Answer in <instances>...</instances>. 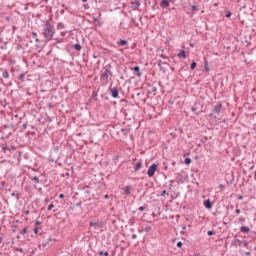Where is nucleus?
<instances>
[{
	"label": "nucleus",
	"mask_w": 256,
	"mask_h": 256,
	"mask_svg": "<svg viewBox=\"0 0 256 256\" xmlns=\"http://www.w3.org/2000/svg\"><path fill=\"white\" fill-rule=\"evenodd\" d=\"M53 35H55V29H53L51 21L46 20L43 28V37L46 39V41H51L53 39Z\"/></svg>",
	"instance_id": "1"
},
{
	"label": "nucleus",
	"mask_w": 256,
	"mask_h": 256,
	"mask_svg": "<svg viewBox=\"0 0 256 256\" xmlns=\"http://www.w3.org/2000/svg\"><path fill=\"white\" fill-rule=\"evenodd\" d=\"M104 72L100 75L101 81H109V75H113V72H111V64L106 65L104 68Z\"/></svg>",
	"instance_id": "2"
},
{
	"label": "nucleus",
	"mask_w": 256,
	"mask_h": 256,
	"mask_svg": "<svg viewBox=\"0 0 256 256\" xmlns=\"http://www.w3.org/2000/svg\"><path fill=\"white\" fill-rule=\"evenodd\" d=\"M155 171H157V164H152L147 171L148 177H153L155 175Z\"/></svg>",
	"instance_id": "3"
},
{
	"label": "nucleus",
	"mask_w": 256,
	"mask_h": 256,
	"mask_svg": "<svg viewBox=\"0 0 256 256\" xmlns=\"http://www.w3.org/2000/svg\"><path fill=\"white\" fill-rule=\"evenodd\" d=\"M109 91L111 93V96L113 97V99H117V97H119V90L117 89V87H110Z\"/></svg>",
	"instance_id": "4"
},
{
	"label": "nucleus",
	"mask_w": 256,
	"mask_h": 256,
	"mask_svg": "<svg viewBox=\"0 0 256 256\" xmlns=\"http://www.w3.org/2000/svg\"><path fill=\"white\" fill-rule=\"evenodd\" d=\"M221 109H223V104L218 103L217 105L214 106L212 112L216 113V115H219L221 113Z\"/></svg>",
	"instance_id": "5"
},
{
	"label": "nucleus",
	"mask_w": 256,
	"mask_h": 256,
	"mask_svg": "<svg viewBox=\"0 0 256 256\" xmlns=\"http://www.w3.org/2000/svg\"><path fill=\"white\" fill-rule=\"evenodd\" d=\"M160 7H162V9H167V7H169V0H162L160 2Z\"/></svg>",
	"instance_id": "6"
},
{
	"label": "nucleus",
	"mask_w": 256,
	"mask_h": 256,
	"mask_svg": "<svg viewBox=\"0 0 256 256\" xmlns=\"http://www.w3.org/2000/svg\"><path fill=\"white\" fill-rule=\"evenodd\" d=\"M132 71H135L136 77H141V68L139 66H135L134 68H132Z\"/></svg>",
	"instance_id": "7"
},
{
	"label": "nucleus",
	"mask_w": 256,
	"mask_h": 256,
	"mask_svg": "<svg viewBox=\"0 0 256 256\" xmlns=\"http://www.w3.org/2000/svg\"><path fill=\"white\" fill-rule=\"evenodd\" d=\"M204 207H206V209H211V207H213V204L211 203V200H205L204 201Z\"/></svg>",
	"instance_id": "8"
},
{
	"label": "nucleus",
	"mask_w": 256,
	"mask_h": 256,
	"mask_svg": "<svg viewBox=\"0 0 256 256\" xmlns=\"http://www.w3.org/2000/svg\"><path fill=\"white\" fill-rule=\"evenodd\" d=\"M50 241H53V238L48 237L46 240L42 242V247H47Z\"/></svg>",
	"instance_id": "9"
},
{
	"label": "nucleus",
	"mask_w": 256,
	"mask_h": 256,
	"mask_svg": "<svg viewBox=\"0 0 256 256\" xmlns=\"http://www.w3.org/2000/svg\"><path fill=\"white\" fill-rule=\"evenodd\" d=\"M179 59H187V54H185V50L180 51L177 55Z\"/></svg>",
	"instance_id": "10"
},
{
	"label": "nucleus",
	"mask_w": 256,
	"mask_h": 256,
	"mask_svg": "<svg viewBox=\"0 0 256 256\" xmlns=\"http://www.w3.org/2000/svg\"><path fill=\"white\" fill-rule=\"evenodd\" d=\"M241 233H249V231H251V228L247 227V226H242L240 228Z\"/></svg>",
	"instance_id": "11"
},
{
	"label": "nucleus",
	"mask_w": 256,
	"mask_h": 256,
	"mask_svg": "<svg viewBox=\"0 0 256 256\" xmlns=\"http://www.w3.org/2000/svg\"><path fill=\"white\" fill-rule=\"evenodd\" d=\"M130 131H131V129H129V128H122L121 129V133H123L124 137H127V135H129Z\"/></svg>",
	"instance_id": "12"
},
{
	"label": "nucleus",
	"mask_w": 256,
	"mask_h": 256,
	"mask_svg": "<svg viewBox=\"0 0 256 256\" xmlns=\"http://www.w3.org/2000/svg\"><path fill=\"white\" fill-rule=\"evenodd\" d=\"M124 195H131V186H126L124 188Z\"/></svg>",
	"instance_id": "13"
},
{
	"label": "nucleus",
	"mask_w": 256,
	"mask_h": 256,
	"mask_svg": "<svg viewBox=\"0 0 256 256\" xmlns=\"http://www.w3.org/2000/svg\"><path fill=\"white\" fill-rule=\"evenodd\" d=\"M89 225L90 227H99V228L103 227V224H99L97 222H90Z\"/></svg>",
	"instance_id": "14"
},
{
	"label": "nucleus",
	"mask_w": 256,
	"mask_h": 256,
	"mask_svg": "<svg viewBox=\"0 0 256 256\" xmlns=\"http://www.w3.org/2000/svg\"><path fill=\"white\" fill-rule=\"evenodd\" d=\"M143 166L142 162H138L136 163L135 167H134V171H139V169H141V167Z\"/></svg>",
	"instance_id": "15"
},
{
	"label": "nucleus",
	"mask_w": 256,
	"mask_h": 256,
	"mask_svg": "<svg viewBox=\"0 0 256 256\" xmlns=\"http://www.w3.org/2000/svg\"><path fill=\"white\" fill-rule=\"evenodd\" d=\"M117 44L119 45V47H125V45H127V40H120Z\"/></svg>",
	"instance_id": "16"
},
{
	"label": "nucleus",
	"mask_w": 256,
	"mask_h": 256,
	"mask_svg": "<svg viewBox=\"0 0 256 256\" xmlns=\"http://www.w3.org/2000/svg\"><path fill=\"white\" fill-rule=\"evenodd\" d=\"M132 5H134V9H139V7L141 6V2L136 1V2H132Z\"/></svg>",
	"instance_id": "17"
},
{
	"label": "nucleus",
	"mask_w": 256,
	"mask_h": 256,
	"mask_svg": "<svg viewBox=\"0 0 256 256\" xmlns=\"http://www.w3.org/2000/svg\"><path fill=\"white\" fill-rule=\"evenodd\" d=\"M18 79H19V81H21L22 83H25V74H24V73L20 74L19 77H18Z\"/></svg>",
	"instance_id": "18"
},
{
	"label": "nucleus",
	"mask_w": 256,
	"mask_h": 256,
	"mask_svg": "<svg viewBox=\"0 0 256 256\" xmlns=\"http://www.w3.org/2000/svg\"><path fill=\"white\" fill-rule=\"evenodd\" d=\"M2 77L4 79H9V71L5 70L3 73H2Z\"/></svg>",
	"instance_id": "19"
},
{
	"label": "nucleus",
	"mask_w": 256,
	"mask_h": 256,
	"mask_svg": "<svg viewBox=\"0 0 256 256\" xmlns=\"http://www.w3.org/2000/svg\"><path fill=\"white\" fill-rule=\"evenodd\" d=\"M2 151L3 153H7V151H9V147H7V144H2Z\"/></svg>",
	"instance_id": "20"
},
{
	"label": "nucleus",
	"mask_w": 256,
	"mask_h": 256,
	"mask_svg": "<svg viewBox=\"0 0 256 256\" xmlns=\"http://www.w3.org/2000/svg\"><path fill=\"white\" fill-rule=\"evenodd\" d=\"M195 67H197V62L193 61V62L190 64V69H191V71L195 70Z\"/></svg>",
	"instance_id": "21"
},
{
	"label": "nucleus",
	"mask_w": 256,
	"mask_h": 256,
	"mask_svg": "<svg viewBox=\"0 0 256 256\" xmlns=\"http://www.w3.org/2000/svg\"><path fill=\"white\" fill-rule=\"evenodd\" d=\"M57 29H65V24H63L62 22H59L57 24Z\"/></svg>",
	"instance_id": "22"
},
{
	"label": "nucleus",
	"mask_w": 256,
	"mask_h": 256,
	"mask_svg": "<svg viewBox=\"0 0 256 256\" xmlns=\"http://www.w3.org/2000/svg\"><path fill=\"white\" fill-rule=\"evenodd\" d=\"M204 69H205L206 73H209V62L204 63Z\"/></svg>",
	"instance_id": "23"
},
{
	"label": "nucleus",
	"mask_w": 256,
	"mask_h": 256,
	"mask_svg": "<svg viewBox=\"0 0 256 256\" xmlns=\"http://www.w3.org/2000/svg\"><path fill=\"white\" fill-rule=\"evenodd\" d=\"M74 49L76 51H81V44H74Z\"/></svg>",
	"instance_id": "24"
},
{
	"label": "nucleus",
	"mask_w": 256,
	"mask_h": 256,
	"mask_svg": "<svg viewBox=\"0 0 256 256\" xmlns=\"http://www.w3.org/2000/svg\"><path fill=\"white\" fill-rule=\"evenodd\" d=\"M184 163L185 165H191V158H185Z\"/></svg>",
	"instance_id": "25"
},
{
	"label": "nucleus",
	"mask_w": 256,
	"mask_h": 256,
	"mask_svg": "<svg viewBox=\"0 0 256 256\" xmlns=\"http://www.w3.org/2000/svg\"><path fill=\"white\" fill-rule=\"evenodd\" d=\"M148 93H153V95H155V93H157V87H153Z\"/></svg>",
	"instance_id": "26"
},
{
	"label": "nucleus",
	"mask_w": 256,
	"mask_h": 256,
	"mask_svg": "<svg viewBox=\"0 0 256 256\" xmlns=\"http://www.w3.org/2000/svg\"><path fill=\"white\" fill-rule=\"evenodd\" d=\"M32 181H35L36 183H41V180H40L39 177H37V176H34V177L32 178Z\"/></svg>",
	"instance_id": "27"
},
{
	"label": "nucleus",
	"mask_w": 256,
	"mask_h": 256,
	"mask_svg": "<svg viewBox=\"0 0 256 256\" xmlns=\"http://www.w3.org/2000/svg\"><path fill=\"white\" fill-rule=\"evenodd\" d=\"M207 235H209V237H211V235H215V231L209 230V231L207 232Z\"/></svg>",
	"instance_id": "28"
},
{
	"label": "nucleus",
	"mask_w": 256,
	"mask_h": 256,
	"mask_svg": "<svg viewBox=\"0 0 256 256\" xmlns=\"http://www.w3.org/2000/svg\"><path fill=\"white\" fill-rule=\"evenodd\" d=\"M53 207H55V205H54V204H50V205L48 206L47 210H48V211H51V210L53 209Z\"/></svg>",
	"instance_id": "29"
},
{
	"label": "nucleus",
	"mask_w": 256,
	"mask_h": 256,
	"mask_svg": "<svg viewBox=\"0 0 256 256\" xmlns=\"http://www.w3.org/2000/svg\"><path fill=\"white\" fill-rule=\"evenodd\" d=\"M231 17V12L230 11H226V18L229 19Z\"/></svg>",
	"instance_id": "30"
},
{
	"label": "nucleus",
	"mask_w": 256,
	"mask_h": 256,
	"mask_svg": "<svg viewBox=\"0 0 256 256\" xmlns=\"http://www.w3.org/2000/svg\"><path fill=\"white\" fill-rule=\"evenodd\" d=\"M100 255L109 256V252H103V251H101V252H100Z\"/></svg>",
	"instance_id": "31"
},
{
	"label": "nucleus",
	"mask_w": 256,
	"mask_h": 256,
	"mask_svg": "<svg viewBox=\"0 0 256 256\" xmlns=\"http://www.w3.org/2000/svg\"><path fill=\"white\" fill-rule=\"evenodd\" d=\"M145 231L146 233H149V231H151V226H146Z\"/></svg>",
	"instance_id": "32"
},
{
	"label": "nucleus",
	"mask_w": 256,
	"mask_h": 256,
	"mask_svg": "<svg viewBox=\"0 0 256 256\" xmlns=\"http://www.w3.org/2000/svg\"><path fill=\"white\" fill-rule=\"evenodd\" d=\"M56 42L57 43H63V38H61V39L60 38H56Z\"/></svg>",
	"instance_id": "33"
},
{
	"label": "nucleus",
	"mask_w": 256,
	"mask_h": 256,
	"mask_svg": "<svg viewBox=\"0 0 256 256\" xmlns=\"http://www.w3.org/2000/svg\"><path fill=\"white\" fill-rule=\"evenodd\" d=\"M165 195H167V190H163L162 193H161L162 197H165Z\"/></svg>",
	"instance_id": "34"
},
{
	"label": "nucleus",
	"mask_w": 256,
	"mask_h": 256,
	"mask_svg": "<svg viewBox=\"0 0 256 256\" xmlns=\"http://www.w3.org/2000/svg\"><path fill=\"white\" fill-rule=\"evenodd\" d=\"M177 247H183V242L181 241L177 242Z\"/></svg>",
	"instance_id": "35"
},
{
	"label": "nucleus",
	"mask_w": 256,
	"mask_h": 256,
	"mask_svg": "<svg viewBox=\"0 0 256 256\" xmlns=\"http://www.w3.org/2000/svg\"><path fill=\"white\" fill-rule=\"evenodd\" d=\"M25 233H27V228H24L21 232L22 235H25Z\"/></svg>",
	"instance_id": "36"
},
{
	"label": "nucleus",
	"mask_w": 256,
	"mask_h": 256,
	"mask_svg": "<svg viewBox=\"0 0 256 256\" xmlns=\"http://www.w3.org/2000/svg\"><path fill=\"white\" fill-rule=\"evenodd\" d=\"M34 233L37 235V233H39V228L38 227H36V228H34Z\"/></svg>",
	"instance_id": "37"
},
{
	"label": "nucleus",
	"mask_w": 256,
	"mask_h": 256,
	"mask_svg": "<svg viewBox=\"0 0 256 256\" xmlns=\"http://www.w3.org/2000/svg\"><path fill=\"white\" fill-rule=\"evenodd\" d=\"M239 221H240V223H244V221H245V218H243V217H240V218H239Z\"/></svg>",
	"instance_id": "38"
},
{
	"label": "nucleus",
	"mask_w": 256,
	"mask_h": 256,
	"mask_svg": "<svg viewBox=\"0 0 256 256\" xmlns=\"http://www.w3.org/2000/svg\"><path fill=\"white\" fill-rule=\"evenodd\" d=\"M59 199H65V194H60Z\"/></svg>",
	"instance_id": "39"
},
{
	"label": "nucleus",
	"mask_w": 256,
	"mask_h": 256,
	"mask_svg": "<svg viewBox=\"0 0 256 256\" xmlns=\"http://www.w3.org/2000/svg\"><path fill=\"white\" fill-rule=\"evenodd\" d=\"M138 209L139 211H145V208L143 206H140Z\"/></svg>",
	"instance_id": "40"
},
{
	"label": "nucleus",
	"mask_w": 256,
	"mask_h": 256,
	"mask_svg": "<svg viewBox=\"0 0 256 256\" xmlns=\"http://www.w3.org/2000/svg\"><path fill=\"white\" fill-rule=\"evenodd\" d=\"M16 251H19L20 253H23V248H17Z\"/></svg>",
	"instance_id": "41"
},
{
	"label": "nucleus",
	"mask_w": 256,
	"mask_h": 256,
	"mask_svg": "<svg viewBox=\"0 0 256 256\" xmlns=\"http://www.w3.org/2000/svg\"><path fill=\"white\" fill-rule=\"evenodd\" d=\"M131 238L132 239H137V234H132Z\"/></svg>",
	"instance_id": "42"
},
{
	"label": "nucleus",
	"mask_w": 256,
	"mask_h": 256,
	"mask_svg": "<svg viewBox=\"0 0 256 256\" xmlns=\"http://www.w3.org/2000/svg\"><path fill=\"white\" fill-rule=\"evenodd\" d=\"M192 10H193V11H197V6L193 5V6H192Z\"/></svg>",
	"instance_id": "43"
},
{
	"label": "nucleus",
	"mask_w": 256,
	"mask_h": 256,
	"mask_svg": "<svg viewBox=\"0 0 256 256\" xmlns=\"http://www.w3.org/2000/svg\"><path fill=\"white\" fill-rule=\"evenodd\" d=\"M35 225H41V222L38 221V220H36V221H35Z\"/></svg>",
	"instance_id": "44"
},
{
	"label": "nucleus",
	"mask_w": 256,
	"mask_h": 256,
	"mask_svg": "<svg viewBox=\"0 0 256 256\" xmlns=\"http://www.w3.org/2000/svg\"><path fill=\"white\" fill-rule=\"evenodd\" d=\"M161 63H163V61L158 60V67H161Z\"/></svg>",
	"instance_id": "45"
},
{
	"label": "nucleus",
	"mask_w": 256,
	"mask_h": 256,
	"mask_svg": "<svg viewBox=\"0 0 256 256\" xmlns=\"http://www.w3.org/2000/svg\"><path fill=\"white\" fill-rule=\"evenodd\" d=\"M12 151H15L17 149V146H11Z\"/></svg>",
	"instance_id": "46"
},
{
	"label": "nucleus",
	"mask_w": 256,
	"mask_h": 256,
	"mask_svg": "<svg viewBox=\"0 0 256 256\" xmlns=\"http://www.w3.org/2000/svg\"><path fill=\"white\" fill-rule=\"evenodd\" d=\"M104 199H109V194H105Z\"/></svg>",
	"instance_id": "47"
},
{
	"label": "nucleus",
	"mask_w": 256,
	"mask_h": 256,
	"mask_svg": "<svg viewBox=\"0 0 256 256\" xmlns=\"http://www.w3.org/2000/svg\"><path fill=\"white\" fill-rule=\"evenodd\" d=\"M236 213L239 215V213H241V209H236Z\"/></svg>",
	"instance_id": "48"
},
{
	"label": "nucleus",
	"mask_w": 256,
	"mask_h": 256,
	"mask_svg": "<svg viewBox=\"0 0 256 256\" xmlns=\"http://www.w3.org/2000/svg\"><path fill=\"white\" fill-rule=\"evenodd\" d=\"M3 43V38L1 37V32H0V45Z\"/></svg>",
	"instance_id": "49"
},
{
	"label": "nucleus",
	"mask_w": 256,
	"mask_h": 256,
	"mask_svg": "<svg viewBox=\"0 0 256 256\" xmlns=\"http://www.w3.org/2000/svg\"><path fill=\"white\" fill-rule=\"evenodd\" d=\"M32 36L37 37V32H32Z\"/></svg>",
	"instance_id": "50"
},
{
	"label": "nucleus",
	"mask_w": 256,
	"mask_h": 256,
	"mask_svg": "<svg viewBox=\"0 0 256 256\" xmlns=\"http://www.w3.org/2000/svg\"><path fill=\"white\" fill-rule=\"evenodd\" d=\"M11 196H12V197H17V194H16L15 192H13V193L11 194Z\"/></svg>",
	"instance_id": "51"
},
{
	"label": "nucleus",
	"mask_w": 256,
	"mask_h": 256,
	"mask_svg": "<svg viewBox=\"0 0 256 256\" xmlns=\"http://www.w3.org/2000/svg\"><path fill=\"white\" fill-rule=\"evenodd\" d=\"M23 129H27V124L22 125Z\"/></svg>",
	"instance_id": "52"
},
{
	"label": "nucleus",
	"mask_w": 256,
	"mask_h": 256,
	"mask_svg": "<svg viewBox=\"0 0 256 256\" xmlns=\"http://www.w3.org/2000/svg\"><path fill=\"white\" fill-rule=\"evenodd\" d=\"M238 199H239L240 201L243 200V196H242V195L238 196Z\"/></svg>",
	"instance_id": "53"
},
{
	"label": "nucleus",
	"mask_w": 256,
	"mask_h": 256,
	"mask_svg": "<svg viewBox=\"0 0 256 256\" xmlns=\"http://www.w3.org/2000/svg\"><path fill=\"white\" fill-rule=\"evenodd\" d=\"M191 111H197V108L192 107V108H191Z\"/></svg>",
	"instance_id": "54"
},
{
	"label": "nucleus",
	"mask_w": 256,
	"mask_h": 256,
	"mask_svg": "<svg viewBox=\"0 0 256 256\" xmlns=\"http://www.w3.org/2000/svg\"><path fill=\"white\" fill-rule=\"evenodd\" d=\"M76 207H81V202L77 203Z\"/></svg>",
	"instance_id": "55"
},
{
	"label": "nucleus",
	"mask_w": 256,
	"mask_h": 256,
	"mask_svg": "<svg viewBox=\"0 0 256 256\" xmlns=\"http://www.w3.org/2000/svg\"><path fill=\"white\" fill-rule=\"evenodd\" d=\"M3 243V237L0 236V245Z\"/></svg>",
	"instance_id": "56"
},
{
	"label": "nucleus",
	"mask_w": 256,
	"mask_h": 256,
	"mask_svg": "<svg viewBox=\"0 0 256 256\" xmlns=\"http://www.w3.org/2000/svg\"><path fill=\"white\" fill-rule=\"evenodd\" d=\"M162 59H167V56L161 55Z\"/></svg>",
	"instance_id": "57"
},
{
	"label": "nucleus",
	"mask_w": 256,
	"mask_h": 256,
	"mask_svg": "<svg viewBox=\"0 0 256 256\" xmlns=\"http://www.w3.org/2000/svg\"><path fill=\"white\" fill-rule=\"evenodd\" d=\"M35 42H36V43H39V38H36V39H35Z\"/></svg>",
	"instance_id": "58"
},
{
	"label": "nucleus",
	"mask_w": 256,
	"mask_h": 256,
	"mask_svg": "<svg viewBox=\"0 0 256 256\" xmlns=\"http://www.w3.org/2000/svg\"><path fill=\"white\" fill-rule=\"evenodd\" d=\"M25 215H29V210H27V211L25 212Z\"/></svg>",
	"instance_id": "59"
},
{
	"label": "nucleus",
	"mask_w": 256,
	"mask_h": 256,
	"mask_svg": "<svg viewBox=\"0 0 256 256\" xmlns=\"http://www.w3.org/2000/svg\"><path fill=\"white\" fill-rule=\"evenodd\" d=\"M65 175H66V177H69V172H66Z\"/></svg>",
	"instance_id": "60"
},
{
	"label": "nucleus",
	"mask_w": 256,
	"mask_h": 256,
	"mask_svg": "<svg viewBox=\"0 0 256 256\" xmlns=\"http://www.w3.org/2000/svg\"><path fill=\"white\" fill-rule=\"evenodd\" d=\"M254 179H255V181H256V170H255V174H254Z\"/></svg>",
	"instance_id": "61"
},
{
	"label": "nucleus",
	"mask_w": 256,
	"mask_h": 256,
	"mask_svg": "<svg viewBox=\"0 0 256 256\" xmlns=\"http://www.w3.org/2000/svg\"><path fill=\"white\" fill-rule=\"evenodd\" d=\"M82 3H87V0H82Z\"/></svg>",
	"instance_id": "62"
},
{
	"label": "nucleus",
	"mask_w": 256,
	"mask_h": 256,
	"mask_svg": "<svg viewBox=\"0 0 256 256\" xmlns=\"http://www.w3.org/2000/svg\"><path fill=\"white\" fill-rule=\"evenodd\" d=\"M209 117H213V113L209 114Z\"/></svg>",
	"instance_id": "63"
},
{
	"label": "nucleus",
	"mask_w": 256,
	"mask_h": 256,
	"mask_svg": "<svg viewBox=\"0 0 256 256\" xmlns=\"http://www.w3.org/2000/svg\"><path fill=\"white\" fill-rule=\"evenodd\" d=\"M94 21H99V19H97V18H94Z\"/></svg>",
	"instance_id": "64"
}]
</instances>
